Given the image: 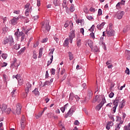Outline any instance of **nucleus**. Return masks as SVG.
Listing matches in <instances>:
<instances>
[{
    "label": "nucleus",
    "instance_id": "obj_1",
    "mask_svg": "<svg viewBox=\"0 0 130 130\" xmlns=\"http://www.w3.org/2000/svg\"><path fill=\"white\" fill-rule=\"evenodd\" d=\"M42 30L44 33H47V32H49V30H50L49 21H46L44 22L42 25Z\"/></svg>",
    "mask_w": 130,
    "mask_h": 130
},
{
    "label": "nucleus",
    "instance_id": "obj_2",
    "mask_svg": "<svg viewBox=\"0 0 130 130\" xmlns=\"http://www.w3.org/2000/svg\"><path fill=\"white\" fill-rule=\"evenodd\" d=\"M120 102V98H116L115 100L113 102V104L114 106L113 107V111L114 113H115L116 111V107L118 106V103Z\"/></svg>",
    "mask_w": 130,
    "mask_h": 130
},
{
    "label": "nucleus",
    "instance_id": "obj_3",
    "mask_svg": "<svg viewBox=\"0 0 130 130\" xmlns=\"http://www.w3.org/2000/svg\"><path fill=\"white\" fill-rule=\"evenodd\" d=\"M20 125H21V129H24L26 125V118H25V116L24 115H22L21 118Z\"/></svg>",
    "mask_w": 130,
    "mask_h": 130
},
{
    "label": "nucleus",
    "instance_id": "obj_4",
    "mask_svg": "<svg viewBox=\"0 0 130 130\" xmlns=\"http://www.w3.org/2000/svg\"><path fill=\"white\" fill-rule=\"evenodd\" d=\"M75 112V107H72L68 111V112L65 115L64 117L65 118H68V117L73 115V113Z\"/></svg>",
    "mask_w": 130,
    "mask_h": 130
},
{
    "label": "nucleus",
    "instance_id": "obj_5",
    "mask_svg": "<svg viewBox=\"0 0 130 130\" xmlns=\"http://www.w3.org/2000/svg\"><path fill=\"white\" fill-rule=\"evenodd\" d=\"M15 79H16L17 80H18L19 85H23V83L24 81H23L22 77H21V76L19 75H13V79H15Z\"/></svg>",
    "mask_w": 130,
    "mask_h": 130
},
{
    "label": "nucleus",
    "instance_id": "obj_6",
    "mask_svg": "<svg viewBox=\"0 0 130 130\" xmlns=\"http://www.w3.org/2000/svg\"><path fill=\"white\" fill-rule=\"evenodd\" d=\"M69 37L70 43H73V39L76 37V35H75V30L71 31Z\"/></svg>",
    "mask_w": 130,
    "mask_h": 130
},
{
    "label": "nucleus",
    "instance_id": "obj_7",
    "mask_svg": "<svg viewBox=\"0 0 130 130\" xmlns=\"http://www.w3.org/2000/svg\"><path fill=\"white\" fill-rule=\"evenodd\" d=\"M124 15V12L120 11L117 13V14L115 15V16L118 20H120L121 19H122V17H123Z\"/></svg>",
    "mask_w": 130,
    "mask_h": 130
},
{
    "label": "nucleus",
    "instance_id": "obj_8",
    "mask_svg": "<svg viewBox=\"0 0 130 130\" xmlns=\"http://www.w3.org/2000/svg\"><path fill=\"white\" fill-rule=\"evenodd\" d=\"M106 33L108 37H111V36H114V30L112 29H107Z\"/></svg>",
    "mask_w": 130,
    "mask_h": 130
},
{
    "label": "nucleus",
    "instance_id": "obj_9",
    "mask_svg": "<svg viewBox=\"0 0 130 130\" xmlns=\"http://www.w3.org/2000/svg\"><path fill=\"white\" fill-rule=\"evenodd\" d=\"M31 87H32V84L29 82L26 83V87L25 88V91L26 94H28L30 91H31Z\"/></svg>",
    "mask_w": 130,
    "mask_h": 130
},
{
    "label": "nucleus",
    "instance_id": "obj_10",
    "mask_svg": "<svg viewBox=\"0 0 130 130\" xmlns=\"http://www.w3.org/2000/svg\"><path fill=\"white\" fill-rule=\"evenodd\" d=\"M8 108V105L6 104H0V109L2 111V112H4V111H6L7 110V109Z\"/></svg>",
    "mask_w": 130,
    "mask_h": 130
},
{
    "label": "nucleus",
    "instance_id": "obj_11",
    "mask_svg": "<svg viewBox=\"0 0 130 130\" xmlns=\"http://www.w3.org/2000/svg\"><path fill=\"white\" fill-rule=\"evenodd\" d=\"M22 109V107H21V105L20 104H18L16 106V112L17 114H21V109Z\"/></svg>",
    "mask_w": 130,
    "mask_h": 130
},
{
    "label": "nucleus",
    "instance_id": "obj_12",
    "mask_svg": "<svg viewBox=\"0 0 130 130\" xmlns=\"http://www.w3.org/2000/svg\"><path fill=\"white\" fill-rule=\"evenodd\" d=\"M19 20V17H14L13 19L11 20V23L12 25H16Z\"/></svg>",
    "mask_w": 130,
    "mask_h": 130
},
{
    "label": "nucleus",
    "instance_id": "obj_13",
    "mask_svg": "<svg viewBox=\"0 0 130 130\" xmlns=\"http://www.w3.org/2000/svg\"><path fill=\"white\" fill-rule=\"evenodd\" d=\"M9 42L10 46H13V45H15V42H14V39H13V37L12 36H9Z\"/></svg>",
    "mask_w": 130,
    "mask_h": 130
},
{
    "label": "nucleus",
    "instance_id": "obj_14",
    "mask_svg": "<svg viewBox=\"0 0 130 130\" xmlns=\"http://www.w3.org/2000/svg\"><path fill=\"white\" fill-rule=\"evenodd\" d=\"M32 11V7H31L30 8L26 9L25 12V16H26V17H28V16H29V13H31Z\"/></svg>",
    "mask_w": 130,
    "mask_h": 130
},
{
    "label": "nucleus",
    "instance_id": "obj_15",
    "mask_svg": "<svg viewBox=\"0 0 130 130\" xmlns=\"http://www.w3.org/2000/svg\"><path fill=\"white\" fill-rule=\"evenodd\" d=\"M104 38L103 37H101L100 38V44H102L103 47L104 48L105 50L106 49V46L105 45V43L103 42Z\"/></svg>",
    "mask_w": 130,
    "mask_h": 130
},
{
    "label": "nucleus",
    "instance_id": "obj_16",
    "mask_svg": "<svg viewBox=\"0 0 130 130\" xmlns=\"http://www.w3.org/2000/svg\"><path fill=\"white\" fill-rule=\"evenodd\" d=\"M92 96H93V92L92 90H89L87 92V97H88V99L90 100L92 98Z\"/></svg>",
    "mask_w": 130,
    "mask_h": 130
},
{
    "label": "nucleus",
    "instance_id": "obj_17",
    "mask_svg": "<svg viewBox=\"0 0 130 130\" xmlns=\"http://www.w3.org/2000/svg\"><path fill=\"white\" fill-rule=\"evenodd\" d=\"M87 44L89 46V47H90L91 50H93V42L91 40H88L87 42Z\"/></svg>",
    "mask_w": 130,
    "mask_h": 130
},
{
    "label": "nucleus",
    "instance_id": "obj_18",
    "mask_svg": "<svg viewBox=\"0 0 130 130\" xmlns=\"http://www.w3.org/2000/svg\"><path fill=\"white\" fill-rule=\"evenodd\" d=\"M125 53L126 54L127 59H128V60H130V51L126 50Z\"/></svg>",
    "mask_w": 130,
    "mask_h": 130
},
{
    "label": "nucleus",
    "instance_id": "obj_19",
    "mask_svg": "<svg viewBox=\"0 0 130 130\" xmlns=\"http://www.w3.org/2000/svg\"><path fill=\"white\" fill-rule=\"evenodd\" d=\"M10 41V36L9 37V38H5L4 40L3 41V44H4V45H6V44H8L9 42Z\"/></svg>",
    "mask_w": 130,
    "mask_h": 130
},
{
    "label": "nucleus",
    "instance_id": "obj_20",
    "mask_svg": "<svg viewBox=\"0 0 130 130\" xmlns=\"http://www.w3.org/2000/svg\"><path fill=\"white\" fill-rule=\"evenodd\" d=\"M105 25V22H102L101 24H98L97 25V28L99 30H101L102 28H103V26Z\"/></svg>",
    "mask_w": 130,
    "mask_h": 130
},
{
    "label": "nucleus",
    "instance_id": "obj_21",
    "mask_svg": "<svg viewBox=\"0 0 130 130\" xmlns=\"http://www.w3.org/2000/svg\"><path fill=\"white\" fill-rule=\"evenodd\" d=\"M82 41V40L80 39V38H78L77 40V45L78 47H80L81 46V45L82 44V43L81 42Z\"/></svg>",
    "mask_w": 130,
    "mask_h": 130
},
{
    "label": "nucleus",
    "instance_id": "obj_22",
    "mask_svg": "<svg viewBox=\"0 0 130 130\" xmlns=\"http://www.w3.org/2000/svg\"><path fill=\"white\" fill-rule=\"evenodd\" d=\"M102 106H103L102 104L100 103L98 105H97L95 107V109L96 110H97L98 111H99V110H100V109H101V108H102Z\"/></svg>",
    "mask_w": 130,
    "mask_h": 130
},
{
    "label": "nucleus",
    "instance_id": "obj_23",
    "mask_svg": "<svg viewBox=\"0 0 130 130\" xmlns=\"http://www.w3.org/2000/svg\"><path fill=\"white\" fill-rule=\"evenodd\" d=\"M100 100H101L100 96H99V95H96L94 102H100Z\"/></svg>",
    "mask_w": 130,
    "mask_h": 130
},
{
    "label": "nucleus",
    "instance_id": "obj_24",
    "mask_svg": "<svg viewBox=\"0 0 130 130\" xmlns=\"http://www.w3.org/2000/svg\"><path fill=\"white\" fill-rule=\"evenodd\" d=\"M63 45L65 47H67L69 45V38H67L64 42Z\"/></svg>",
    "mask_w": 130,
    "mask_h": 130
},
{
    "label": "nucleus",
    "instance_id": "obj_25",
    "mask_svg": "<svg viewBox=\"0 0 130 130\" xmlns=\"http://www.w3.org/2000/svg\"><path fill=\"white\" fill-rule=\"evenodd\" d=\"M33 94L35 95H39V91H38V88H35L34 90L32 91Z\"/></svg>",
    "mask_w": 130,
    "mask_h": 130
},
{
    "label": "nucleus",
    "instance_id": "obj_26",
    "mask_svg": "<svg viewBox=\"0 0 130 130\" xmlns=\"http://www.w3.org/2000/svg\"><path fill=\"white\" fill-rule=\"evenodd\" d=\"M50 60L51 61H48L47 67H48V66H50V64H51V63H52V60H53V55H51V57L50 58Z\"/></svg>",
    "mask_w": 130,
    "mask_h": 130
},
{
    "label": "nucleus",
    "instance_id": "obj_27",
    "mask_svg": "<svg viewBox=\"0 0 130 130\" xmlns=\"http://www.w3.org/2000/svg\"><path fill=\"white\" fill-rule=\"evenodd\" d=\"M70 12H71V13H73V12L75 11V5H74V4L71 5V6L70 7Z\"/></svg>",
    "mask_w": 130,
    "mask_h": 130
},
{
    "label": "nucleus",
    "instance_id": "obj_28",
    "mask_svg": "<svg viewBox=\"0 0 130 130\" xmlns=\"http://www.w3.org/2000/svg\"><path fill=\"white\" fill-rule=\"evenodd\" d=\"M69 56L70 60H72V59L74 58V55H73L71 52H69Z\"/></svg>",
    "mask_w": 130,
    "mask_h": 130
},
{
    "label": "nucleus",
    "instance_id": "obj_29",
    "mask_svg": "<svg viewBox=\"0 0 130 130\" xmlns=\"http://www.w3.org/2000/svg\"><path fill=\"white\" fill-rule=\"evenodd\" d=\"M53 4L55 7L59 6V1L58 0H54L53 1Z\"/></svg>",
    "mask_w": 130,
    "mask_h": 130
},
{
    "label": "nucleus",
    "instance_id": "obj_30",
    "mask_svg": "<svg viewBox=\"0 0 130 130\" xmlns=\"http://www.w3.org/2000/svg\"><path fill=\"white\" fill-rule=\"evenodd\" d=\"M14 49H16L18 50V49H20L21 48L20 45L18 44H15V45L13 46Z\"/></svg>",
    "mask_w": 130,
    "mask_h": 130
},
{
    "label": "nucleus",
    "instance_id": "obj_31",
    "mask_svg": "<svg viewBox=\"0 0 130 130\" xmlns=\"http://www.w3.org/2000/svg\"><path fill=\"white\" fill-rule=\"evenodd\" d=\"M16 90H13V91L11 92V96L12 97H15L16 94H17V91H16Z\"/></svg>",
    "mask_w": 130,
    "mask_h": 130
},
{
    "label": "nucleus",
    "instance_id": "obj_32",
    "mask_svg": "<svg viewBox=\"0 0 130 130\" xmlns=\"http://www.w3.org/2000/svg\"><path fill=\"white\" fill-rule=\"evenodd\" d=\"M128 30H129V27L128 26H126L124 28V29L123 30V33H126V32H127V31H128Z\"/></svg>",
    "mask_w": 130,
    "mask_h": 130
},
{
    "label": "nucleus",
    "instance_id": "obj_33",
    "mask_svg": "<svg viewBox=\"0 0 130 130\" xmlns=\"http://www.w3.org/2000/svg\"><path fill=\"white\" fill-rule=\"evenodd\" d=\"M2 57L3 59H7V57H8V54L6 53H3L2 55Z\"/></svg>",
    "mask_w": 130,
    "mask_h": 130
},
{
    "label": "nucleus",
    "instance_id": "obj_34",
    "mask_svg": "<svg viewBox=\"0 0 130 130\" xmlns=\"http://www.w3.org/2000/svg\"><path fill=\"white\" fill-rule=\"evenodd\" d=\"M91 51H94V52H97L98 51V47L95 46L94 47H93V50H91Z\"/></svg>",
    "mask_w": 130,
    "mask_h": 130
},
{
    "label": "nucleus",
    "instance_id": "obj_35",
    "mask_svg": "<svg viewBox=\"0 0 130 130\" xmlns=\"http://www.w3.org/2000/svg\"><path fill=\"white\" fill-rule=\"evenodd\" d=\"M95 28V25H92V26L88 29L90 32H93L94 31V28Z\"/></svg>",
    "mask_w": 130,
    "mask_h": 130
},
{
    "label": "nucleus",
    "instance_id": "obj_36",
    "mask_svg": "<svg viewBox=\"0 0 130 130\" xmlns=\"http://www.w3.org/2000/svg\"><path fill=\"white\" fill-rule=\"evenodd\" d=\"M25 49H26V48L25 47L21 48V50L18 52L19 54H21L22 52H24Z\"/></svg>",
    "mask_w": 130,
    "mask_h": 130
},
{
    "label": "nucleus",
    "instance_id": "obj_37",
    "mask_svg": "<svg viewBox=\"0 0 130 130\" xmlns=\"http://www.w3.org/2000/svg\"><path fill=\"white\" fill-rule=\"evenodd\" d=\"M42 56V49L40 48L39 51V58H40Z\"/></svg>",
    "mask_w": 130,
    "mask_h": 130
},
{
    "label": "nucleus",
    "instance_id": "obj_38",
    "mask_svg": "<svg viewBox=\"0 0 130 130\" xmlns=\"http://www.w3.org/2000/svg\"><path fill=\"white\" fill-rule=\"evenodd\" d=\"M43 114L41 112L39 113L38 115L36 116V118L38 119V118H40V117H41L42 116Z\"/></svg>",
    "mask_w": 130,
    "mask_h": 130
},
{
    "label": "nucleus",
    "instance_id": "obj_39",
    "mask_svg": "<svg viewBox=\"0 0 130 130\" xmlns=\"http://www.w3.org/2000/svg\"><path fill=\"white\" fill-rule=\"evenodd\" d=\"M33 58H35V59H36V58H37V55L36 54V51H33Z\"/></svg>",
    "mask_w": 130,
    "mask_h": 130
},
{
    "label": "nucleus",
    "instance_id": "obj_40",
    "mask_svg": "<svg viewBox=\"0 0 130 130\" xmlns=\"http://www.w3.org/2000/svg\"><path fill=\"white\" fill-rule=\"evenodd\" d=\"M116 9H117V10H120L121 7H120V3H118L117 4L116 6Z\"/></svg>",
    "mask_w": 130,
    "mask_h": 130
},
{
    "label": "nucleus",
    "instance_id": "obj_41",
    "mask_svg": "<svg viewBox=\"0 0 130 130\" xmlns=\"http://www.w3.org/2000/svg\"><path fill=\"white\" fill-rule=\"evenodd\" d=\"M124 130H130V123L128 124V126H124Z\"/></svg>",
    "mask_w": 130,
    "mask_h": 130
},
{
    "label": "nucleus",
    "instance_id": "obj_42",
    "mask_svg": "<svg viewBox=\"0 0 130 130\" xmlns=\"http://www.w3.org/2000/svg\"><path fill=\"white\" fill-rule=\"evenodd\" d=\"M46 85H50V82L49 81H46L44 83L43 87H44V86H46Z\"/></svg>",
    "mask_w": 130,
    "mask_h": 130
},
{
    "label": "nucleus",
    "instance_id": "obj_43",
    "mask_svg": "<svg viewBox=\"0 0 130 130\" xmlns=\"http://www.w3.org/2000/svg\"><path fill=\"white\" fill-rule=\"evenodd\" d=\"M51 75H55V69H52L51 70Z\"/></svg>",
    "mask_w": 130,
    "mask_h": 130
},
{
    "label": "nucleus",
    "instance_id": "obj_44",
    "mask_svg": "<svg viewBox=\"0 0 130 130\" xmlns=\"http://www.w3.org/2000/svg\"><path fill=\"white\" fill-rule=\"evenodd\" d=\"M54 51V48H53L51 50L50 52L49 53V55H50V56H51V55H53Z\"/></svg>",
    "mask_w": 130,
    "mask_h": 130
},
{
    "label": "nucleus",
    "instance_id": "obj_45",
    "mask_svg": "<svg viewBox=\"0 0 130 130\" xmlns=\"http://www.w3.org/2000/svg\"><path fill=\"white\" fill-rule=\"evenodd\" d=\"M125 73L127 75H129V69L128 68H126V70L125 71Z\"/></svg>",
    "mask_w": 130,
    "mask_h": 130
},
{
    "label": "nucleus",
    "instance_id": "obj_46",
    "mask_svg": "<svg viewBox=\"0 0 130 130\" xmlns=\"http://www.w3.org/2000/svg\"><path fill=\"white\" fill-rule=\"evenodd\" d=\"M120 124H122V122H120V123H119V124L117 125V127H116V129L119 130V128H120Z\"/></svg>",
    "mask_w": 130,
    "mask_h": 130
},
{
    "label": "nucleus",
    "instance_id": "obj_47",
    "mask_svg": "<svg viewBox=\"0 0 130 130\" xmlns=\"http://www.w3.org/2000/svg\"><path fill=\"white\" fill-rule=\"evenodd\" d=\"M105 102H106V100H105V99H103L102 101L100 103V104L103 106L104 105Z\"/></svg>",
    "mask_w": 130,
    "mask_h": 130
},
{
    "label": "nucleus",
    "instance_id": "obj_48",
    "mask_svg": "<svg viewBox=\"0 0 130 130\" xmlns=\"http://www.w3.org/2000/svg\"><path fill=\"white\" fill-rule=\"evenodd\" d=\"M101 15H102V10L99 9L98 11V16H101Z\"/></svg>",
    "mask_w": 130,
    "mask_h": 130
},
{
    "label": "nucleus",
    "instance_id": "obj_49",
    "mask_svg": "<svg viewBox=\"0 0 130 130\" xmlns=\"http://www.w3.org/2000/svg\"><path fill=\"white\" fill-rule=\"evenodd\" d=\"M48 40V39L44 38V39H43V40H42V43H45V42H47Z\"/></svg>",
    "mask_w": 130,
    "mask_h": 130
},
{
    "label": "nucleus",
    "instance_id": "obj_50",
    "mask_svg": "<svg viewBox=\"0 0 130 130\" xmlns=\"http://www.w3.org/2000/svg\"><path fill=\"white\" fill-rule=\"evenodd\" d=\"M114 96V93H113V92H111L109 94V96L110 98H112Z\"/></svg>",
    "mask_w": 130,
    "mask_h": 130
},
{
    "label": "nucleus",
    "instance_id": "obj_51",
    "mask_svg": "<svg viewBox=\"0 0 130 130\" xmlns=\"http://www.w3.org/2000/svg\"><path fill=\"white\" fill-rule=\"evenodd\" d=\"M39 45V43L38 42H37L35 44H34V47L35 48H36V47H37V46H38Z\"/></svg>",
    "mask_w": 130,
    "mask_h": 130
},
{
    "label": "nucleus",
    "instance_id": "obj_52",
    "mask_svg": "<svg viewBox=\"0 0 130 130\" xmlns=\"http://www.w3.org/2000/svg\"><path fill=\"white\" fill-rule=\"evenodd\" d=\"M3 79L4 80V81H7L8 80V76H7V75H6L5 74L3 75Z\"/></svg>",
    "mask_w": 130,
    "mask_h": 130
},
{
    "label": "nucleus",
    "instance_id": "obj_53",
    "mask_svg": "<svg viewBox=\"0 0 130 130\" xmlns=\"http://www.w3.org/2000/svg\"><path fill=\"white\" fill-rule=\"evenodd\" d=\"M29 8H30V4L27 3L25 5V9H29Z\"/></svg>",
    "mask_w": 130,
    "mask_h": 130
},
{
    "label": "nucleus",
    "instance_id": "obj_54",
    "mask_svg": "<svg viewBox=\"0 0 130 130\" xmlns=\"http://www.w3.org/2000/svg\"><path fill=\"white\" fill-rule=\"evenodd\" d=\"M74 124L75 125H79V124H80V122H79L78 120H75V122H74Z\"/></svg>",
    "mask_w": 130,
    "mask_h": 130
},
{
    "label": "nucleus",
    "instance_id": "obj_55",
    "mask_svg": "<svg viewBox=\"0 0 130 130\" xmlns=\"http://www.w3.org/2000/svg\"><path fill=\"white\" fill-rule=\"evenodd\" d=\"M80 24H81V26H84V24H85V22L84 21L83 19H81L80 20Z\"/></svg>",
    "mask_w": 130,
    "mask_h": 130
},
{
    "label": "nucleus",
    "instance_id": "obj_56",
    "mask_svg": "<svg viewBox=\"0 0 130 130\" xmlns=\"http://www.w3.org/2000/svg\"><path fill=\"white\" fill-rule=\"evenodd\" d=\"M24 35H24V33H23L22 31H20V32H19V34H18V37H21V36H24Z\"/></svg>",
    "mask_w": 130,
    "mask_h": 130
},
{
    "label": "nucleus",
    "instance_id": "obj_57",
    "mask_svg": "<svg viewBox=\"0 0 130 130\" xmlns=\"http://www.w3.org/2000/svg\"><path fill=\"white\" fill-rule=\"evenodd\" d=\"M48 117L51 118V117H52V116H53V113H48Z\"/></svg>",
    "mask_w": 130,
    "mask_h": 130
},
{
    "label": "nucleus",
    "instance_id": "obj_58",
    "mask_svg": "<svg viewBox=\"0 0 130 130\" xmlns=\"http://www.w3.org/2000/svg\"><path fill=\"white\" fill-rule=\"evenodd\" d=\"M11 108H8V109H7V111H5V112H6V113H7L8 114H9L10 113V112H11Z\"/></svg>",
    "mask_w": 130,
    "mask_h": 130
},
{
    "label": "nucleus",
    "instance_id": "obj_59",
    "mask_svg": "<svg viewBox=\"0 0 130 130\" xmlns=\"http://www.w3.org/2000/svg\"><path fill=\"white\" fill-rule=\"evenodd\" d=\"M84 13H85V14H88V12H89L88 8H84Z\"/></svg>",
    "mask_w": 130,
    "mask_h": 130
},
{
    "label": "nucleus",
    "instance_id": "obj_60",
    "mask_svg": "<svg viewBox=\"0 0 130 130\" xmlns=\"http://www.w3.org/2000/svg\"><path fill=\"white\" fill-rule=\"evenodd\" d=\"M90 35L91 37H92V39H95V35H94V33L91 32Z\"/></svg>",
    "mask_w": 130,
    "mask_h": 130
},
{
    "label": "nucleus",
    "instance_id": "obj_61",
    "mask_svg": "<svg viewBox=\"0 0 130 130\" xmlns=\"http://www.w3.org/2000/svg\"><path fill=\"white\" fill-rule=\"evenodd\" d=\"M87 19H88V20H93V17L92 16H87Z\"/></svg>",
    "mask_w": 130,
    "mask_h": 130
},
{
    "label": "nucleus",
    "instance_id": "obj_62",
    "mask_svg": "<svg viewBox=\"0 0 130 130\" xmlns=\"http://www.w3.org/2000/svg\"><path fill=\"white\" fill-rule=\"evenodd\" d=\"M84 32H85V30H84V28H80V33H82V35H84Z\"/></svg>",
    "mask_w": 130,
    "mask_h": 130
},
{
    "label": "nucleus",
    "instance_id": "obj_63",
    "mask_svg": "<svg viewBox=\"0 0 130 130\" xmlns=\"http://www.w3.org/2000/svg\"><path fill=\"white\" fill-rule=\"evenodd\" d=\"M89 11L90 12H95V8L93 7H90Z\"/></svg>",
    "mask_w": 130,
    "mask_h": 130
},
{
    "label": "nucleus",
    "instance_id": "obj_64",
    "mask_svg": "<svg viewBox=\"0 0 130 130\" xmlns=\"http://www.w3.org/2000/svg\"><path fill=\"white\" fill-rule=\"evenodd\" d=\"M107 124H108V125H109L110 126H112V125H113V122H112V121H110Z\"/></svg>",
    "mask_w": 130,
    "mask_h": 130
}]
</instances>
